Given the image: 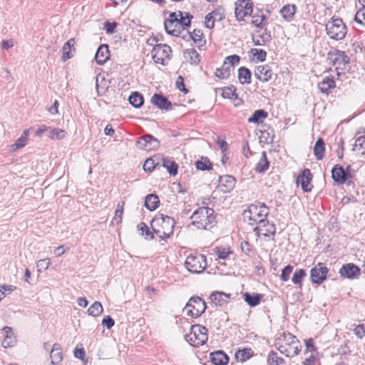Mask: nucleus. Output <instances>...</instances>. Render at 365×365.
<instances>
[{"mask_svg":"<svg viewBox=\"0 0 365 365\" xmlns=\"http://www.w3.org/2000/svg\"><path fill=\"white\" fill-rule=\"evenodd\" d=\"M102 324L109 329L114 326L115 322L111 317L106 316L102 320Z\"/></svg>","mask_w":365,"mask_h":365,"instance_id":"obj_63","label":"nucleus"},{"mask_svg":"<svg viewBox=\"0 0 365 365\" xmlns=\"http://www.w3.org/2000/svg\"><path fill=\"white\" fill-rule=\"evenodd\" d=\"M267 17L265 15H260L257 16H253L251 24L257 28L263 27V22L266 20Z\"/></svg>","mask_w":365,"mask_h":365,"instance_id":"obj_56","label":"nucleus"},{"mask_svg":"<svg viewBox=\"0 0 365 365\" xmlns=\"http://www.w3.org/2000/svg\"><path fill=\"white\" fill-rule=\"evenodd\" d=\"M161 159L160 155H154L152 158H148L143 165V169L145 172H152L154 168L158 165Z\"/></svg>","mask_w":365,"mask_h":365,"instance_id":"obj_36","label":"nucleus"},{"mask_svg":"<svg viewBox=\"0 0 365 365\" xmlns=\"http://www.w3.org/2000/svg\"><path fill=\"white\" fill-rule=\"evenodd\" d=\"M178 16L180 18L178 19L179 26L180 28L185 29L190 26V21L192 19V16L189 13H185V16H183L182 11H178Z\"/></svg>","mask_w":365,"mask_h":365,"instance_id":"obj_45","label":"nucleus"},{"mask_svg":"<svg viewBox=\"0 0 365 365\" xmlns=\"http://www.w3.org/2000/svg\"><path fill=\"white\" fill-rule=\"evenodd\" d=\"M327 36L333 40L341 41L347 34V27L339 17H331L325 25Z\"/></svg>","mask_w":365,"mask_h":365,"instance_id":"obj_6","label":"nucleus"},{"mask_svg":"<svg viewBox=\"0 0 365 365\" xmlns=\"http://www.w3.org/2000/svg\"><path fill=\"white\" fill-rule=\"evenodd\" d=\"M175 222L173 218L159 214L151 221L150 226L153 232L160 239L170 237L173 233Z\"/></svg>","mask_w":365,"mask_h":365,"instance_id":"obj_2","label":"nucleus"},{"mask_svg":"<svg viewBox=\"0 0 365 365\" xmlns=\"http://www.w3.org/2000/svg\"><path fill=\"white\" fill-rule=\"evenodd\" d=\"M267 361L269 365H282L285 363L284 359L278 356L277 353L274 351L269 353Z\"/></svg>","mask_w":365,"mask_h":365,"instance_id":"obj_42","label":"nucleus"},{"mask_svg":"<svg viewBox=\"0 0 365 365\" xmlns=\"http://www.w3.org/2000/svg\"><path fill=\"white\" fill-rule=\"evenodd\" d=\"M222 96L224 98L232 99L237 98V95L236 94V88L235 86H231L225 87L222 89Z\"/></svg>","mask_w":365,"mask_h":365,"instance_id":"obj_49","label":"nucleus"},{"mask_svg":"<svg viewBox=\"0 0 365 365\" xmlns=\"http://www.w3.org/2000/svg\"><path fill=\"white\" fill-rule=\"evenodd\" d=\"M268 115L267 112L262 109L257 110L254 112L252 115L248 118L249 123H262L263 119H265Z\"/></svg>","mask_w":365,"mask_h":365,"instance_id":"obj_38","label":"nucleus"},{"mask_svg":"<svg viewBox=\"0 0 365 365\" xmlns=\"http://www.w3.org/2000/svg\"><path fill=\"white\" fill-rule=\"evenodd\" d=\"M252 73L247 67H240L238 69V79L241 84H250L251 83Z\"/></svg>","mask_w":365,"mask_h":365,"instance_id":"obj_33","label":"nucleus"},{"mask_svg":"<svg viewBox=\"0 0 365 365\" xmlns=\"http://www.w3.org/2000/svg\"><path fill=\"white\" fill-rule=\"evenodd\" d=\"M172 49L167 44H157L152 50L151 56L156 63L166 65L167 62L170 59Z\"/></svg>","mask_w":365,"mask_h":365,"instance_id":"obj_9","label":"nucleus"},{"mask_svg":"<svg viewBox=\"0 0 365 365\" xmlns=\"http://www.w3.org/2000/svg\"><path fill=\"white\" fill-rule=\"evenodd\" d=\"M138 230L142 231V235L145 236V238L147 240H153L154 238L155 234L151 232L148 227V226L143 222L139 223L137 226Z\"/></svg>","mask_w":365,"mask_h":365,"instance_id":"obj_47","label":"nucleus"},{"mask_svg":"<svg viewBox=\"0 0 365 365\" xmlns=\"http://www.w3.org/2000/svg\"><path fill=\"white\" fill-rule=\"evenodd\" d=\"M27 132L28 131H24V134L15 142V143L11 145V150L15 151L17 149L25 146L27 139Z\"/></svg>","mask_w":365,"mask_h":365,"instance_id":"obj_52","label":"nucleus"},{"mask_svg":"<svg viewBox=\"0 0 365 365\" xmlns=\"http://www.w3.org/2000/svg\"><path fill=\"white\" fill-rule=\"evenodd\" d=\"M50 358L53 364H58L63 359L61 346L59 344L55 343L50 351Z\"/></svg>","mask_w":365,"mask_h":365,"instance_id":"obj_27","label":"nucleus"},{"mask_svg":"<svg viewBox=\"0 0 365 365\" xmlns=\"http://www.w3.org/2000/svg\"><path fill=\"white\" fill-rule=\"evenodd\" d=\"M325 152V143L322 138H319L316 141L314 146V154L317 160H321L323 159Z\"/></svg>","mask_w":365,"mask_h":365,"instance_id":"obj_34","label":"nucleus"},{"mask_svg":"<svg viewBox=\"0 0 365 365\" xmlns=\"http://www.w3.org/2000/svg\"><path fill=\"white\" fill-rule=\"evenodd\" d=\"M136 146L143 150H155L160 146V141L152 135L147 134L139 138L136 142Z\"/></svg>","mask_w":365,"mask_h":365,"instance_id":"obj_12","label":"nucleus"},{"mask_svg":"<svg viewBox=\"0 0 365 365\" xmlns=\"http://www.w3.org/2000/svg\"><path fill=\"white\" fill-rule=\"evenodd\" d=\"M336 84L333 77H326L318 84L322 93L328 94L330 89L335 88Z\"/></svg>","mask_w":365,"mask_h":365,"instance_id":"obj_29","label":"nucleus"},{"mask_svg":"<svg viewBox=\"0 0 365 365\" xmlns=\"http://www.w3.org/2000/svg\"><path fill=\"white\" fill-rule=\"evenodd\" d=\"M240 61V57L236 54L229 56L225 58V61H227V64L230 66L234 67L235 65L238 64Z\"/></svg>","mask_w":365,"mask_h":365,"instance_id":"obj_62","label":"nucleus"},{"mask_svg":"<svg viewBox=\"0 0 365 365\" xmlns=\"http://www.w3.org/2000/svg\"><path fill=\"white\" fill-rule=\"evenodd\" d=\"M306 272L303 269H297L292 277V281L294 284L299 285L302 287V281L306 276Z\"/></svg>","mask_w":365,"mask_h":365,"instance_id":"obj_46","label":"nucleus"},{"mask_svg":"<svg viewBox=\"0 0 365 365\" xmlns=\"http://www.w3.org/2000/svg\"><path fill=\"white\" fill-rule=\"evenodd\" d=\"M205 309L206 303L199 297H192L184 308L187 316L195 318L200 317Z\"/></svg>","mask_w":365,"mask_h":365,"instance_id":"obj_8","label":"nucleus"},{"mask_svg":"<svg viewBox=\"0 0 365 365\" xmlns=\"http://www.w3.org/2000/svg\"><path fill=\"white\" fill-rule=\"evenodd\" d=\"M202 31L200 29H194L192 33L190 34V38L195 43H200L202 38Z\"/></svg>","mask_w":365,"mask_h":365,"instance_id":"obj_59","label":"nucleus"},{"mask_svg":"<svg viewBox=\"0 0 365 365\" xmlns=\"http://www.w3.org/2000/svg\"><path fill=\"white\" fill-rule=\"evenodd\" d=\"M103 311V306L99 302H95L88 309V314L93 317L99 316Z\"/></svg>","mask_w":365,"mask_h":365,"instance_id":"obj_48","label":"nucleus"},{"mask_svg":"<svg viewBox=\"0 0 365 365\" xmlns=\"http://www.w3.org/2000/svg\"><path fill=\"white\" fill-rule=\"evenodd\" d=\"M354 334L360 339L365 336V327L364 324H359L354 329Z\"/></svg>","mask_w":365,"mask_h":365,"instance_id":"obj_64","label":"nucleus"},{"mask_svg":"<svg viewBox=\"0 0 365 365\" xmlns=\"http://www.w3.org/2000/svg\"><path fill=\"white\" fill-rule=\"evenodd\" d=\"M164 26L168 34L178 36L180 33V26H179L178 19H166L164 22Z\"/></svg>","mask_w":365,"mask_h":365,"instance_id":"obj_22","label":"nucleus"},{"mask_svg":"<svg viewBox=\"0 0 365 365\" xmlns=\"http://www.w3.org/2000/svg\"><path fill=\"white\" fill-rule=\"evenodd\" d=\"M50 259L48 258L40 259L38 261L36 267L38 272H43L46 270L50 265Z\"/></svg>","mask_w":365,"mask_h":365,"instance_id":"obj_57","label":"nucleus"},{"mask_svg":"<svg viewBox=\"0 0 365 365\" xmlns=\"http://www.w3.org/2000/svg\"><path fill=\"white\" fill-rule=\"evenodd\" d=\"M353 150L361 155H365V135L359 136L356 139Z\"/></svg>","mask_w":365,"mask_h":365,"instance_id":"obj_41","label":"nucleus"},{"mask_svg":"<svg viewBox=\"0 0 365 365\" xmlns=\"http://www.w3.org/2000/svg\"><path fill=\"white\" fill-rule=\"evenodd\" d=\"M151 103L160 109L168 110L172 108L171 102L162 94L155 93L151 98Z\"/></svg>","mask_w":365,"mask_h":365,"instance_id":"obj_20","label":"nucleus"},{"mask_svg":"<svg viewBox=\"0 0 365 365\" xmlns=\"http://www.w3.org/2000/svg\"><path fill=\"white\" fill-rule=\"evenodd\" d=\"M269 166V162L268 161L266 152L263 151L261 158L256 165L255 171L259 173H264L268 170Z\"/></svg>","mask_w":365,"mask_h":365,"instance_id":"obj_35","label":"nucleus"},{"mask_svg":"<svg viewBox=\"0 0 365 365\" xmlns=\"http://www.w3.org/2000/svg\"><path fill=\"white\" fill-rule=\"evenodd\" d=\"M185 58L192 65H198L200 61L199 53L194 48L187 49L184 52Z\"/></svg>","mask_w":365,"mask_h":365,"instance_id":"obj_32","label":"nucleus"},{"mask_svg":"<svg viewBox=\"0 0 365 365\" xmlns=\"http://www.w3.org/2000/svg\"><path fill=\"white\" fill-rule=\"evenodd\" d=\"M192 224L198 229H208L216 222L215 211L212 208L201 207L195 210L190 217Z\"/></svg>","mask_w":365,"mask_h":365,"instance_id":"obj_3","label":"nucleus"},{"mask_svg":"<svg viewBox=\"0 0 365 365\" xmlns=\"http://www.w3.org/2000/svg\"><path fill=\"white\" fill-rule=\"evenodd\" d=\"M49 138L52 139H62L66 136V131L58 128L50 130Z\"/></svg>","mask_w":365,"mask_h":365,"instance_id":"obj_54","label":"nucleus"},{"mask_svg":"<svg viewBox=\"0 0 365 365\" xmlns=\"http://www.w3.org/2000/svg\"><path fill=\"white\" fill-rule=\"evenodd\" d=\"M297 6L294 4L284 5L279 11L282 17L287 21H291L296 13Z\"/></svg>","mask_w":365,"mask_h":365,"instance_id":"obj_26","label":"nucleus"},{"mask_svg":"<svg viewBox=\"0 0 365 365\" xmlns=\"http://www.w3.org/2000/svg\"><path fill=\"white\" fill-rule=\"evenodd\" d=\"M2 334L4 336L1 343L2 346L4 348L13 346L16 343V338L12 329L9 327H4L2 329Z\"/></svg>","mask_w":365,"mask_h":365,"instance_id":"obj_23","label":"nucleus"},{"mask_svg":"<svg viewBox=\"0 0 365 365\" xmlns=\"http://www.w3.org/2000/svg\"><path fill=\"white\" fill-rule=\"evenodd\" d=\"M196 168L199 170H210L212 168V163L207 157H201V158L195 162Z\"/></svg>","mask_w":365,"mask_h":365,"instance_id":"obj_40","label":"nucleus"},{"mask_svg":"<svg viewBox=\"0 0 365 365\" xmlns=\"http://www.w3.org/2000/svg\"><path fill=\"white\" fill-rule=\"evenodd\" d=\"M354 21L360 25L365 26V7H361L354 16Z\"/></svg>","mask_w":365,"mask_h":365,"instance_id":"obj_53","label":"nucleus"},{"mask_svg":"<svg viewBox=\"0 0 365 365\" xmlns=\"http://www.w3.org/2000/svg\"><path fill=\"white\" fill-rule=\"evenodd\" d=\"M185 266L191 273H200L206 268V258L202 255H190L187 257Z\"/></svg>","mask_w":365,"mask_h":365,"instance_id":"obj_10","label":"nucleus"},{"mask_svg":"<svg viewBox=\"0 0 365 365\" xmlns=\"http://www.w3.org/2000/svg\"><path fill=\"white\" fill-rule=\"evenodd\" d=\"M160 205V200L158 195L149 194L145 198L144 205L150 211H153L158 208Z\"/></svg>","mask_w":365,"mask_h":365,"instance_id":"obj_30","label":"nucleus"},{"mask_svg":"<svg viewBox=\"0 0 365 365\" xmlns=\"http://www.w3.org/2000/svg\"><path fill=\"white\" fill-rule=\"evenodd\" d=\"M329 269L322 262L314 267L310 271V278L313 284H320L326 279Z\"/></svg>","mask_w":365,"mask_h":365,"instance_id":"obj_14","label":"nucleus"},{"mask_svg":"<svg viewBox=\"0 0 365 365\" xmlns=\"http://www.w3.org/2000/svg\"><path fill=\"white\" fill-rule=\"evenodd\" d=\"M293 270L292 265H287L282 270L280 275V279L283 282H287L289 279V277Z\"/></svg>","mask_w":365,"mask_h":365,"instance_id":"obj_58","label":"nucleus"},{"mask_svg":"<svg viewBox=\"0 0 365 365\" xmlns=\"http://www.w3.org/2000/svg\"><path fill=\"white\" fill-rule=\"evenodd\" d=\"M312 180V174L311 170L308 168L303 170L301 174L297 178L296 182L299 185H301L302 189L304 192H310L313 186L311 185Z\"/></svg>","mask_w":365,"mask_h":365,"instance_id":"obj_15","label":"nucleus"},{"mask_svg":"<svg viewBox=\"0 0 365 365\" xmlns=\"http://www.w3.org/2000/svg\"><path fill=\"white\" fill-rule=\"evenodd\" d=\"M235 183L236 180L234 177L225 175L220 177L218 187L223 193H227L234 189Z\"/></svg>","mask_w":365,"mask_h":365,"instance_id":"obj_17","label":"nucleus"},{"mask_svg":"<svg viewBox=\"0 0 365 365\" xmlns=\"http://www.w3.org/2000/svg\"><path fill=\"white\" fill-rule=\"evenodd\" d=\"M212 16L214 18V20H216L217 21H220L225 18V14L223 12V9L220 7L218 9L212 11L210 13Z\"/></svg>","mask_w":365,"mask_h":365,"instance_id":"obj_61","label":"nucleus"},{"mask_svg":"<svg viewBox=\"0 0 365 365\" xmlns=\"http://www.w3.org/2000/svg\"><path fill=\"white\" fill-rule=\"evenodd\" d=\"M331 178L337 184L346 183L347 185L353 184L351 181V175L349 172L345 171V169L339 165H335L331 169Z\"/></svg>","mask_w":365,"mask_h":365,"instance_id":"obj_11","label":"nucleus"},{"mask_svg":"<svg viewBox=\"0 0 365 365\" xmlns=\"http://www.w3.org/2000/svg\"><path fill=\"white\" fill-rule=\"evenodd\" d=\"M271 38L270 33L264 32L257 38L252 37V41L255 46H264L266 43L269 42Z\"/></svg>","mask_w":365,"mask_h":365,"instance_id":"obj_44","label":"nucleus"},{"mask_svg":"<svg viewBox=\"0 0 365 365\" xmlns=\"http://www.w3.org/2000/svg\"><path fill=\"white\" fill-rule=\"evenodd\" d=\"M185 340L192 346L198 347L205 344L207 339V329L200 324L191 326L190 331L185 336Z\"/></svg>","mask_w":365,"mask_h":365,"instance_id":"obj_7","label":"nucleus"},{"mask_svg":"<svg viewBox=\"0 0 365 365\" xmlns=\"http://www.w3.org/2000/svg\"><path fill=\"white\" fill-rule=\"evenodd\" d=\"M123 205H124V202L118 203L117 207L115 210V216L113 217V218L112 220L113 224L115 223V224L118 225L121 222L122 215L123 213Z\"/></svg>","mask_w":365,"mask_h":365,"instance_id":"obj_50","label":"nucleus"},{"mask_svg":"<svg viewBox=\"0 0 365 365\" xmlns=\"http://www.w3.org/2000/svg\"><path fill=\"white\" fill-rule=\"evenodd\" d=\"M269 214V208L264 203L257 202L250 205L244 210L242 217L245 222L249 225L264 223V220Z\"/></svg>","mask_w":365,"mask_h":365,"instance_id":"obj_4","label":"nucleus"},{"mask_svg":"<svg viewBox=\"0 0 365 365\" xmlns=\"http://www.w3.org/2000/svg\"><path fill=\"white\" fill-rule=\"evenodd\" d=\"M327 61L329 64L335 67L338 76L345 74L349 69V57L344 51L333 49L327 53Z\"/></svg>","mask_w":365,"mask_h":365,"instance_id":"obj_5","label":"nucleus"},{"mask_svg":"<svg viewBox=\"0 0 365 365\" xmlns=\"http://www.w3.org/2000/svg\"><path fill=\"white\" fill-rule=\"evenodd\" d=\"M254 232L257 237L263 235L264 237L274 236L276 232V227L273 223H269L267 219L264 223H259L257 227L254 228Z\"/></svg>","mask_w":365,"mask_h":365,"instance_id":"obj_16","label":"nucleus"},{"mask_svg":"<svg viewBox=\"0 0 365 365\" xmlns=\"http://www.w3.org/2000/svg\"><path fill=\"white\" fill-rule=\"evenodd\" d=\"M243 298L244 300L250 306V307H255L258 305L262 299V295L258 293H249L245 292L243 294Z\"/></svg>","mask_w":365,"mask_h":365,"instance_id":"obj_31","label":"nucleus"},{"mask_svg":"<svg viewBox=\"0 0 365 365\" xmlns=\"http://www.w3.org/2000/svg\"><path fill=\"white\" fill-rule=\"evenodd\" d=\"M129 103L135 108H138L143 104L144 99L142 94L138 92L133 93L128 98Z\"/></svg>","mask_w":365,"mask_h":365,"instance_id":"obj_39","label":"nucleus"},{"mask_svg":"<svg viewBox=\"0 0 365 365\" xmlns=\"http://www.w3.org/2000/svg\"><path fill=\"white\" fill-rule=\"evenodd\" d=\"M277 349L287 357H294L299 354L301 345L297 337L291 333H282L275 339Z\"/></svg>","mask_w":365,"mask_h":365,"instance_id":"obj_1","label":"nucleus"},{"mask_svg":"<svg viewBox=\"0 0 365 365\" xmlns=\"http://www.w3.org/2000/svg\"><path fill=\"white\" fill-rule=\"evenodd\" d=\"M160 160H162L163 166L167 169L170 175H175L178 173V166L175 161L163 158H161Z\"/></svg>","mask_w":365,"mask_h":365,"instance_id":"obj_37","label":"nucleus"},{"mask_svg":"<svg viewBox=\"0 0 365 365\" xmlns=\"http://www.w3.org/2000/svg\"><path fill=\"white\" fill-rule=\"evenodd\" d=\"M230 297V294H225L222 292H214L210 297L212 303L220 307L227 304Z\"/></svg>","mask_w":365,"mask_h":365,"instance_id":"obj_24","label":"nucleus"},{"mask_svg":"<svg viewBox=\"0 0 365 365\" xmlns=\"http://www.w3.org/2000/svg\"><path fill=\"white\" fill-rule=\"evenodd\" d=\"M75 40L73 38L69 39L68 41H66L62 48V61H66L68 59L71 58L73 56L72 53V48L73 51H75L74 45H75Z\"/></svg>","mask_w":365,"mask_h":365,"instance_id":"obj_28","label":"nucleus"},{"mask_svg":"<svg viewBox=\"0 0 365 365\" xmlns=\"http://www.w3.org/2000/svg\"><path fill=\"white\" fill-rule=\"evenodd\" d=\"M272 74V71L268 65L258 66L255 71V77L264 83L269 81Z\"/></svg>","mask_w":365,"mask_h":365,"instance_id":"obj_18","label":"nucleus"},{"mask_svg":"<svg viewBox=\"0 0 365 365\" xmlns=\"http://www.w3.org/2000/svg\"><path fill=\"white\" fill-rule=\"evenodd\" d=\"M110 56V52L108 46L106 44L101 45L95 56L96 61L99 65L104 64L108 59Z\"/></svg>","mask_w":365,"mask_h":365,"instance_id":"obj_21","label":"nucleus"},{"mask_svg":"<svg viewBox=\"0 0 365 365\" xmlns=\"http://www.w3.org/2000/svg\"><path fill=\"white\" fill-rule=\"evenodd\" d=\"M240 247L246 255L250 256L253 253L252 246L247 241L242 242Z\"/></svg>","mask_w":365,"mask_h":365,"instance_id":"obj_60","label":"nucleus"},{"mask_svg":"<svg viewBox=\"0 0 365 365\" xmlns=\"http://www.w3.org/2000/svg\"><path fill=\"white\" fill-rule=\"evenodd\" d=\"M210 360L215 365H226L229 357L222 351H217L210 354Z\"/></svg>","mask_w":365,"mask_h":365,"instance_id":"obj_25","label":"nucleus"},{"mask_svg":"<svg viewBox=\"0 0 365 365\" xmlns=\"http://www.w3.org/2000/svg\"><path fill=\"white\" fill-rule=\"evenodd\" d=\"M215 252L217 255L218 258L222 259H227L228 255L232 253V252L229 251L227 249L224 247H215Z\"/></svg>","mask_w":365,"mask_h":365,"instance_id":"obj_55","label":"nucleus"},{"mask_svg":"<svg viewBox=\"0 0 365 365\" xmlns=\"http://www.w3.org/2000/svg\"><path fill=\"white\" fill-rule=\"evenodd\" d=\"M252 12V3L250 0H238L235 3V14L238 21H243L244 18Z\"/></svg>","mask_w":365,"mask_h":365,"instance_id":"obj_13","label":"nucleus"},{"mask_svg":"<svg viewBox=\"0 0 365 365\" xmlns=\"http://www.w3.org/2000/svg\"><path fill=\"white\" fill-rule=\"evenodd\" d=\"M339 273L343 277L352 279L359 274L360 269L353 263H348L341 267Z\"/></svg>","mask_w":365,"mask_h":365,"instance_id":"obj_19","label":"nucleus"},{"mask_svg":"<svg viewBox=\"0 0 365 365\" xmlns=\"http://www.w3.org/2000/svg\"><path fill=\"white\" fill-rule=\"evenodd\" d=\"M252 356V351L251 349H244L242 350H238L235 353V358L240 362H245Z\"/></svg>","mask_w":365,"mask_h":365,"instance_id":"obj_43","label":"nucleus"},{"mask_svg":"<svg viewBox=\"0 0 365 365\" xmlns=\"http://www.w3.org/2000/svg\"><path fill=\"white\" fill-rule=\"evenodd\" d=\"M250 53L255 57L258 61L264 62L266 60L267 52L262 49L251 48Z\"/></svg>","mask_w":365,"mask_h":365,"instance_id":"obj_51","label":"nucleus"}]
</instances>
